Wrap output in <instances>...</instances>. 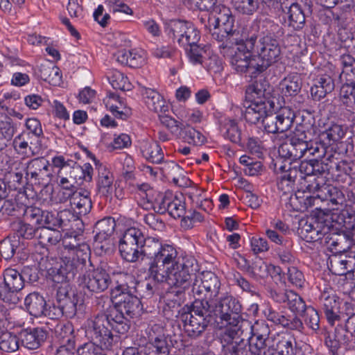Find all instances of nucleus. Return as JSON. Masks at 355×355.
Returning a JSON list of instances; mask_svg holds the SVG:
<instances>
[{
    "label": "nucleus",
    "instance_id": "f257e3e1",
    "mask_svg": "<svg viewBox=\"0 0 355 355\" xmlns=\"http://www.w3.org/2000/svg\"><path fill=\"white\" fill-rule=\"evenodd\" d=\"M245 40V48L256 54L261 64L256 66L258 72H263L281 58L279 38L284 35V29L274 21L255 19L243 25L239 31Z\"/></svg>",
    "mask_w": 355,
    "mask_h": 355
},
{
    "label": "nucleus",
    "instance_id": "f03ea898",
    "mask_svg": "<svg viewBox=\"0 0 355 355\" xmlns=\"http://www.w3.org/2000/svg\"><path fill=\"white\" fill-rule=\"evenodd\" d=\"M278 153L279 157L270 167H273L275 173L277 175V187L284 193L293 191L298 176L313 175L320 177L325 174L328 170L327 165L316 159H306L299 163V155L295 150L291 139L279 146Z\"/></svg>",
    "mask_w": 355,
    "mask_h": 355
},
{
    "label": "nucleus",
    "instance_id": "7ed1b4c3",
    "mask_svg": "<svg viewBox=\"0 0 355 355\" xmlns=\"http://www.w3.org/2000/svg\"><path fill=\"white\" fill-rule=\"evenodd\" d=\"M201 280L197 277L192 285V293L196 298L191 304L189 313L182 315L184 331L188 337L197 339L206 331L211 321V306L208 298L200 299L205 291Z\"/></svg>",
    "mask_w": 355,
    "mask_h": 355
},
{
    "label": "nucleus",
    "instance_id": "20e7f679",
    "mask_svg": "<svg viewBox=\"0 0 355 355\" xmlns=\"http://www.w3.org/2000/svg\"><path fill=\"white\" fill-rule=\"evenodd\" d=\"M217 16L209 17L208 24L212 38L220 43L219 48L223 49L231 48L241 37L239 31L234 29V16L230 9L225 6L218 8Z\"/></svg>",
    "mask_w": 355,
    "mask_h": 355
},
{
    "label": "nucleus",
    "instance_id": "39448f33",
    "mask_svg": "<svg viewBox=\"0 0 355 355\" xmlns=\"http://www.w3.org/2000/svg\"><path fill=\"white\" fill-rule=\"evenodd\" d=\"M64 249L62 270L75 275L86 263L89 252V245L76 232L66 233L62 237Z\"/></svg>",
    "mask_w": 355,
    "mask_h": 355
},
{
    "label": "nucleus",
    "instance_id": "423d86ee",
    "mask_svg": "<svg viewBox=\"0 0 355 355\" xmlns=\"http://www.w3.org/2000/svg\"><path fill=\"white\" fill-rule=\"evenodd\" d=\"M137 281L132 275H127L125 283L118 284L111 291V299L114 306L123 315L130 318L139 315L142 305L136 292Z\"/></svg>",
    "mask_w": 355,
    "mask_h": 355
},
{
    "label": "nucleus",
    "instance_id": "0eeeda50",
    "mask_svg": "<svg viewBox=\"0 0 355 355\" xmlns=\"http://www.w3.org/2000/svg\"><path fill=\"white\" fill-rule=\"evenodd\" d=\"M194 261L193 258L184 256L180 259L178 263L171 265L163 274L158 275L153 279L158 282L166 284L171 287L179 288L178 293L182 292L189 285Z\"/></svg>",
    "mask_w": 355,
    "mask_h": 355
},
{
    "label": "nucleus",
    "instance_id": "6e6552de",
    "mask_svg": "<svg viewBox=\"0 0 355 355\" xmlns=\"http://www.w3.org/2000/svg\"><path fill=\"white\" fill-rule=\"evenodd\" d=\"M164 28L166 34L183 48L198 44L200 40V31L189 21L167 20L164 22Z\"/></svg>",
    "mask_w": 355,
    "mask_h": 355
},
{
    "label": "nucleus",
    "instance_id": "1a4fd4ad",
    "mask_svg": "<svg viewBox=\"0 0 355 355\" xmlns=\"http://www.w3.org/2000/svg\"><path fill=\"white\" fill-rule=\"evenodd\" d=\"M242 311L241 302L233 295H226L215 306L216 322L221 326L239 324L243 321Z\"/></svg>",
    "mask_w": 355,
    "mask_h": 355
},
{
    "label": "nucleus",
    "instance_id": "9d476101",
    "mask_svg": "<svg viewBox=\"0 0 355 355\" xmlns=\"http://www.w3.org/2000/svg\"><path fill=\"white\" fill-rule=\"evenodd\" d=\"M142 233L136 227H130L123 233L119 241V250L123 259L129 263L140 260Z\"/></svg>",
    "mask_w": 355,
    "mask_h": 355
},
{
    "label": "nucleus",
    "instance_id": "9b49d317",
    "mask_svg": "<svg viewBox=\"0 0 355 355\" xmlns=\"http://www.w3.org/2000/svg\"><path fill=\"white\" fill-rule=\"evenodd\" d=\"M86 335L92 342L104 350H111L117 342V336L112 334L104 320L98 315L87 321Z\"/></svg>",
    "mask_w": 355,
    "mask_h": 355
},
{
    "label": "nucleus",
    "instance_id": "f8f14e48",
    "mask_svg": "<svg viewBox=\"0 0 355 355\" xmlns=\"http://www.w3.org/2000/svg\"><path fill=\"white\" fill-rule=\"evenodd\" d=\"M225 327V329L219 336L223 355H246V342L245 339L239 338L242 331L239 324Z\"/></svg>",
    "mask_w": 355,
    "mask_h": 355
},
{
    "label": "nucleus",
    "instance_id": "ddd939ff",
    "mask_svg": "<svg viewBox=\"0 0 355 355\" xmlns=\"http://www.w3.org/2000/svg\"><path fill=\"white\" fill-rule=\"evenodd\" d=\"M183 257L178 256V252L173 245L164 243L153 261L149 263L150 278L163 274L171 265L178 263Z\"/></svg>",
    "mask_w": 355,
    "mask_h": 355
},
{
    "label": "nucleus",
    "instance_id": "4468645a",
    "mask_svg": "<svg viewBox=\"0 0 355 355\" xmlns=\"http://www.w3.org/2000/svg\"><path fill=\"white\" fill-rule=\"evenodd\" d=\"M234 44L237 45V48L231 55L230 60L232 69L239 73H245L248 71H250L252 74L259 73L256 67L259 63H255V60L252 58L253 53L248 51L244 47L245 40L241 36Z\"/></svg>",
    "mask_w": 355,
    "mask_h": 355
},
{
    "label": "nucleus",
    "instance_id": "2eb2a0df",
    "mask_svg": "<svg viewBox=\"0 0 355 355\" xmlns=\"http://www.w3.org/2000/svg\"><path fill=\"white\" fill-rule=\"evenodd\" d=\"M17 164L26 168V180L31 184H46L51 175L49 161L44 157L34 158L26 163L17 162Z\"/></svg>",
    "mask_w": 355,
    "mask_h": 355
},
{
    "label": "nucleus",
    "instance_id": "dca6fc26",
    "mask_svg": "<svg viewBox=\"0 0 355 355\" xmlns=\"http://www.w3.org/2000/svg\"><path fill=\"white\" fill-rule=\"evenodd\" d=\"M294 118V113L290 109L283 108L277 114L268 112L261 122L265 131L276 134L289 130L293 125Z\"/></svg>",
    "mask_w": 355,
    "mask_h": 355
},
{
    "label": "nucleus",
    "instance_id": "f3484780",
    "mask_svg": "<svg viewBox=\"0 0 355 355\" xmlns=\"http://www.w3.org/2000/svg\"><path fill=\"white\" fill-rule=\"evenodd\" d=\"M324 214L319 213L318 216L312 215L302 224L301 233L307 240L316 241L322 240L330 231V225L324 218Z\"/></svg>",
    "mask_w": 355,
    "mask_h": 355
},
{
    "label": "nucleus",
    "instance_id": "a211bd4d",
    "mask_svg": "<svg viewBox=\"0 0 355 355\" xmlns=\"http://www.w3.org/2000/svg\"><path fill=\"white\" fill-rule=\"evenodd\" d=\"M3 289L6 295L3 297V302L9 304H16L19 301L17 293L21 290L24 284V277L14 268H7L3 272Z\"/></svg>",
    "mask_w": 355,
    "mask_h": 355
},
{
    "label": "nucleus",
    "instance_id": "6ab92c4d",
    "mask_svg": "<svg viewBox=\"0 0 355 355\" xmlns=\"http://www.w3.org/2000/svg\"><path fill=\"white\" fill-rule=\"evenodd\" d=\"M116 226L115 220L112 217L104 218L98 220L94 227V246L101 253L107 252L111 245V236Z\"/></svg>",
    "mask_w": 355,
    "mask_h": 355
},
{
    "label": "nucleus",
    "instance_id": "aec40b11",
    "mask_svg": "<svg viewBox=\"0 0 355 355\" xmlns=\"http://www.w3.org/2000/svg\"><path fill=\"white\" fill-rule=\"evenodd\" d=\"M81 284L91 293H101L110 285L112 280L110 275L103 269H94L84 274L81 278Z\"/></svg>",
    "mask_w": 355,
    "mask_h": 355
},
{
    "label": "nucleus",
    "instance_id": "412c9836",
    "mask_svg": "<svg viewBox=\"0 0 355 355\" xmlns=\"http://www.w3.org/2000/svg\"><path fill=\"white\" fill-rule=\"evenodd\" d=\"M263 313L268 321L276 325L300 333L304 331V323L297 315L286 316L282 312L277 311L271 306H266Z\"/></svg>",
    "mask_w": 355,
    "mask_h": 355
},
{
    "label": "nucleus",
    "instance_id": "4be33fe9",
    "mask_svg": "<svg viewBox=\"0 0 355 355\" xmlns=\"http://www.w3.org/2000/svg\"><path fill=\"white\" fill-rule=\"evenodd\" d=\"M280 8L287 19L288 26L295 31L302 30L305 25V14L300 4L288 1L280 3Z\"/></svg>",
    "mask_w": 355,
    "mask_h": 355
},
{
    "label": "nucleus",
    "instance_id": "5701e85b",
    "mask_svg": "<svg viewBox=\"0 0 355 355\" xmlns=\"http://www.w3.org/2000/svg\"><path fill=\"white\" fill-rule=\"evenodd\" d=\"M354 335L343 325H338L332 335L329 334L324 338L325 345L333 352L339 348L344 347L347 349L354 347L352 343Z\"/></svg>",
    "mask_w": 355,
    "mask_h": 355
},
{
    "label": "nucleus",
    "instance_id": "b1692460",
    "mask_svg": "<svg viewBox=\"0 0 355 355\" xmlns=\"http://www.w3.org/2000/svg\"><path fill=\"white\" fill-rule=\"evenodd\" d=\"M97 315L99 318L104 320L105 324L112 331L113 330L120 334H124L130 329V320L115 306L110 308L105 313L98 314Z\"/></svg>",
    "mask_w": 355,
    "mask_h": 355
},
{
    "label": "nucleus",
    "instance_id": "393cba45",
    "mask_svg": "<svg viewBox=\"0 0 355 355\" xmlns=\"http://www.w3.org/2000/svg\"><path fill=\"white\" fill-rule=\"evenodd\" d=\"M97 315L99 318L104 320L105 324L112 331L113 330L120 334H124L130 329V320L115 306L110 308L105 313L98 314Z\"/></svg>",
    "mask_w": 355,
    "mask_h": 355
},
{
    "label": "nucleus",
    "instance_id": "a878e982",
    "mask_svg": "<svg viewBox=\"0 0 355 355\" xmlns=\"http://www.w3.org/2000/svg\"><path fill=\"white\" fill-rule=\"evenodd\" d=\"M327 167L328 170L323 177L324 180L328 178L327 177L328 174L331 175V178L334 181L338 183H345L349 178L355 180V162H354L342 160L336 164L334 166H331L329 168L327 166Z\"/></svg>",
    "mask_w": 355,
    "mask_h": 355
},
{
    "label": "nucleus",
    "instance_id": "bb28decb",
    "mask_svg": "<svg viewBox=\"0 0 355 355\" xmlns=\"http://www.w3.org/2000/svg\"><path fill=\"white\" fill-rule=\"evenodd\" d=\"M244 118L247 122L256 124L266 116L268 112L273 107L272 101L246 102Z\"/></svg>",
    "mask_w": 355,
    "mask_h": 355
},
{
    "label": "nucleus",
    "instance_id": "cd10ccee",
    "mask_svg": "<svg viewBox=\"0 0 355 355\" xmlns=\"http://www.w3.org/2000/svg\"><path fill=\"white\" fill-rule=\"evenodd\" d=\"M324 175L320 177L315 175L320 182L318 197L320 198L321 202L329 201L332 205H344L345 197L343 192L336 187L326 184L323 178Z\"/></svg>",
    "mask_w": 355,
    "mask_h": 355
},
{
    "label": "nucleus",
    "instance_id": "c85d7f7f",
    "mask_svg": "<svg viewBox=\"0 0 355 355\" xmlns=\"http://www.w3.org/2000/svg\"><path fill=\"white\" fill-rule=\"evenodd\" d=\"M334 87V81L330 73H320L313 80L311 94L314 100L320 101L331 93Z\"/></svg>",
    "mask_w": 355,
    "mask_h": 355
},
{
    "label": "nucleus",
    "instance_id": "c756f323",
    "mask_svg": "<svg viewBox=\"0 0 355 355\" xmlns=\"http://www.w3.org/2000/svg\"><path fill=\"white\" fill-rule=\"evenodd\" d=\"M141 93L149 110L157 114H164L168 110L165 99L155 89L142 86Z\"/></svg>",
    "mask_w": 355,
    "mask_h": 355
},
{
    "label": "nucleus",
    "instance_id": "7c9ffc66",
    "mask_svg": "<svg viewBox=\"0 0 355 355\" xmlns=\"http://www.w3.org/2000/svg\"><path fill=\"white\" fill-rule=\"evenodd\" d=\"M300 178L304 181L302 187H304L308 193H312V195H304L303 196L304 202L301 208L307 209L309 207L316 205L318 204L316 202L320 201V198L318 197L320 182L318 178L315 177L313 175H310V176L303 175L300 176Z\"/></svg>",
    "mask_w": 355,
    "mask_h": 355
},
{
    "label": "nucleus",
    "instance_id": "2f4dec72",
    "mask_svg": "<svg viewBox=\"0 0 355 355\" xmlns=\"http://www.w3.org/2000/svg\"><path fill=\"white\" fill-rule=\"evenodd\" d=\"M38 141L21 132L12 140V146L15 152L23 158L35 155V146Z\"/></svg>",
    "mask_w": 355,
    "mask_h": 355
},
{
    "label": "nucleus",
    "instance_id": "473e14b6",
    "mask_svg": "<svg viewBox=\"0 0 355 355\" xmlns=\"http://www.w3.org/2000/svg\"><path fill=\"white\" fill-rule=\"evenodd\" d=\"M114 58L119 64L133 68L139 67L145 63V53L141 49H122L114 55Z\"/></svg>",
    "mask_w": 355,
    "mask_h": 355
},
{
    "label": "nucleus",
    "instance_id": "72a5a7b5",
    "mask_svg": "<svg viewBox=\"0 0 355 355\" xmlns=\"http://www.w3.org/2000/svg\"><path fill=\"white\" fill-rule=\"evenodd\" d=\"M106 108L116 119L126 120L132 114L120 96L115 93H110L103 100Z\"/></svg>",
    "mask_w": 355,
    "mask_h": 355
},
{
    "label": "nucleus",
    "instance_id": "f704fd0d",
    "mask_svg": "<svg viewBox=\"0 0 355 355\" xmlns=\"http://www.w3.org/2000/svg\"><path fill=\"white\" fill-rule=\"evenodd\" d=\"M58 185L60 188L57 198L60 203H64L69 200L76 193L79 189L73 174H70L69 178L64 177L63 174L58 173Z\"/></svg>",
    "mask_w": 355,
    "mask_h": 355
},
{
    "label": "nucleus",
    "instance_id": "c9c22d12",
    "mask_svg": "<svg viewBox=\"0 0 355 355\" xmlns=\"http://www.w3.org/2000/svg\"><path fill=\"white\" fill-rule=\"evenodd\" d=\"M268 83L263 79L257 80L249 84L245 88V98L246 102L270 101L268 97L269 92L266 87Z\"/></svg>",
    "mask_w": 355,
    "mask_h": 355
},
{
    "label": "nucleus",
    "instance_id": "e433bc0d",
    "mask_svg": "<svg viewBox=\"0 0 355 355\" xmlns=\"http://www.w3.org/2000/svg\"><path fill=\"white\" fill-rule=\"evenodd\" d=\"M74 275H72L69 274V271H65L61 268L58 272V274L53 276V281L58 284L60 283L57 287L55 296L56 302L68 298V297L76 295L69 284V280L73 278Z\"/></svg>",
    "mask_w": 355,
    "mask_h": 355
},
{
    "label": "nucleus",
    "instance_id": "4c0bfd02",
    "mask_svg": "<svg viewBox=\"0 0 355 355\" xmlns=\"http://www.w3.org/2000/svg\"><path fill=\"white\" fill-rule=\"evenodd\" d=\"M46 331L42 328L37 327L21 331L20 338L23 346L28 349H36L46 338Z\"/></svg>",
    "mask_w": 355,
    "mask_h": 355
},
{
    "label": "nucleus",
    "instance_id": "58836bf2",
    "mask_svg": "<svg viewBox=\"0 0 355 355\" xmlns=\"http://www.w3.org/2000/svg\"><path fill=\"white\" fill-rule=\"evenodd\" d=\"M320 302L328 322L334 325V322L340 318L338 315L339 302L337 301L336 296L324 292L320 297Z\"/></svg>",
    "mask_w": 355,
    "mask_h": 355
},
{
    "label": "nucleus",
    "instance_id": "ea45409f",
    "mask_svg": "<svg viewBox=\"0 0 355 355\" xmlns=\"http://www.w3.org/2000/svg\"><path fill=\"white\" fill-rule=\"evenodd\" d=\"M245 342L246 355H265V349L270 345V336L250 333Z\"/></svg>",
    "mask_w": 355,
    "mask_h": 355
},
{
    "label": "nucleus",
    "instance_id": "a19ab883",
    "mask_svg": "<svg viewBox=\"0 0 355 355\" xmlns=\"http://www.w3.org/2000/svg\"><path fill=\"white\" fill-rule=\"evenodd\" d=\"M69 202L72 209L80 215H86L92 207L90 192L85 189H79Z\"/></svg>",
    "mask_w": 355,
    "mask_h": 355
},
{
    "label": "nucleus",
    "instance_id": "79ce46f5",
    "mask_svg": "<svg viewBox=\"0 0 355 355\" xmlns=\"http://www.w3.org/2000/svg\"><path fill=\"white\" fill-rule=\"evenodd\" d=\"M205 291V297L212 299L216 297L219 294L220 282L218 277L211 272H202L198 276Z\"/></svg>",
    "mask_w": 355,
    "mask_h": 355
},
{
    "label": "nucleus",
    "instance_id": "37998d69",
    "mask_svg": "<svg viewBox=\"0 0 355 355\" xmlns=\"http://www.w3.org/2000/svg\"><path fill=\"white\" fill-rule=\"evenodd\" d=\"M142 156L148 162L159 164L164 159V153L159 144L156 141H143L140 144Z\"/></svg>",
    "mask_w": 355,
    "mask_h": 355
},
{
    "label": "nucleus",
    "instance_id": "c03bdc74",
    "mask_svg": "<svg viewBox=\"0 0 355 355\" xmlns=\"http://www.w3.org/2000/svg\"><path fill=\"white\" fill-rule=\"evenodd\" d=\"M98 180L97 187L98 192L103 196L112 195L113 192V174L103 165L97 167Z\"/></svg>",
    "mask_w": 355,
    "mask_h": 355
},
{
    "label": "nucleus",
    "instance_id": "a18cd8bd",
    "mask_svg": "<svg viewBox=\"0 0 355 355\" xmlns=\"http://www.w3.org/2000/svg\"><path fill=\"white\" fill-rule=\"evenodd\" d=\"M279 86L283 96H295L301 90L302 80L299 74L290 73L281 80Z\"/></svg>",
    "mask_w": 355,
    "mask_h": 355
},
{
    "label": "nucleus",
    "instance_id": "49530a36",
    "mask_svg": "<svg viewBox=\"0 0 355 355\" xmlns=\"http://www.w3.org/2000/svg\"><path fill=\"white\" fill-rule=\"evenodd\" d=\"M220 132L222 136L233 143H239L241 139V132L236 122L229 118L220 121Z\"/></svg>",
    "mask_w": 355,
    "mask_h": 355
},
{
    "label": "nucleus",
    "instance_id": "de8ad7c7",
    "mask_svg": "<svg viewBox=\"0 0 355 355\" xmlns=\"http://www.w3.org/2000/svg\"><path fill=\"white\" fill-rule=\"evenodd\" d=\"M46 305L44 297L36 292L28 294L24 299L26 309L34 317L43 315Z\"/></svg>",
    "mask_w": 355,
    "mask_h": 355
},
{
    "label": "nucleus",
    "instance_id": "09e8293b",
    "mask_svg": "<svg viewBox=\"0 0 355 355\" xmlns=\"http://www.w3.org/2000/svg\"><path fill=\"white\" fill-rule=\"evenodd\" d=\"M163 244L159 239L151 236L146 237L142 233L140 260H143L144 257H147L150 259V261H153Z\"/></svg>",
    "mask_w": 355,
    "mask_h": 355
},
{
    "label": "nucleus",
    "instance_id": "8fccbe9b",
    "mask_svg": "<svg viewBox=\"0 0 355 355\" xmlns=\"http://www.w3.org/2000/svg\"><path fill=\"white\" fill-rule=\"evenodd\" d=\"M38 71L40 78L52 85H59L62 82L61 71L53 64H41Z\"/></svg>",
    "mask_w": 355,
    "mask_h": 355
},
{
    "label": "nucleus",
    "instance_id": "3c124183",
    "mask_svg": "<svg viewBox=\"0 0 355 355\" xmlns=\"http://www.w3.org/2000/svg\"><path fill=\"white\" fill-rule=\"evenodd\" d=\"M43 247L56 245L62 239L61 232L53 227H38L37 238Z\"/></svg>",
    "mask_w": 355,
    "mask_h": 355
},
{
    "label": "nucleus",
    "instance_id": "603ef678",
    "mask_svg": "<svg viewBox=\"0 0 355 355\" xmlns=\"http://www.w3.org/2000/svg\"><path fill=\"white\" fill-rule=\"evenodd\" d=\"M275 344L272 347L279 355H295L296 341L294 338L288 335H277L273 338Z\"/></svg>",
    "mask_w": 355,
    "mask_h": 355
},
{
    "label": "nucleus",
    "instance_id": "864d4df0",
    "mask_svg": "<svg viewBox=\"0 0 355 355\" xmlns=\"http://www.w3.org/2000/svg\"><path fill=\"white\" fill-rule=\"evenodd\" d=\"M180 136L184 141L193 146H202L206 141V137L198 130L189 124H181Z\"/></svg>",
    "mask_w": 355,
    "mask_h": 355
},
{
    "label": "nucleus",
    "instance_id": "5fc2aeb1",
    "mask_svg": "<svg viewBox=\"0 0 355 355\" xmlns=\"http://www.w3.org/2000/svg\"><path fill=\"white\" fill-rule=\"evenodd\" d=\"M344 83L340 90V99L349 110H355V82Z\"/></svg>",
    "mask_w": 355,
    "mask_h": 355
},
{
    "label": "nucleus",
    "instance_id": "6e6d98bb",
    "mask_svg": "<svg viewBox=\"0 0 355 355\" xmlns=\"http://www.w3.org/2000/svg\"><path fill=\"white\" fill-rule=\"evenodd\" d=\"M262 0H232L233 8L240 14L251 16L260 8Z\"/></svg>",
    "mask_w": 355,
    "mask_h": 355
},
{
    "label": "nucleus",
    "instance_id": "4d7b16f0",
    "mask_svg": "<svg viewBox=\"0 0 355 355\" xmlns=\"http://www.w3.org/2000/svg\"><path fill=\"white\" fill-rule=\"evenodd\" d=\"M55 333L60 340L61 346L75 348V336H73V326L70 323L58 325Z\"/></svg>",
    "mask_w": 355,
    "mask_h": 355
},
{
    "label": "nucleus",
    "instance_id": "13d9d810",
    "mask_svg": "<svg viewBox=\"0 0 355 355\" xmlns=\"http://www.w3.org/2000/svg\"><path fill=\"white\" fill-rule=\"evenodd\" d=\"M16 126L12 119L8 118L0 121V151L6 148L16 132Z\"/></svg>",
    "mask_w": 355,
    "mask_h": 355
},
{
    "label": "nucleus",
    "instance_id": "bf43d9fd",
    "mask_svg": "<svg viewBox=\"0 0 355 355\" xmlns=\"http://www.w3.org/2000/svg\"><path fill=\"white\" fill-rule=\"evenodd\" d=\"M107 78L114 89L130 91L132 88V85L128 77L118 70L111 71L107 76Z\"/></svg>",
    "mask_w": 355,
    "mask_h": 355
},
{
    "label": "nucleus",
    "instance_id": "052dcab7",
    "mask_svg": "<svg viewBox=\"0 0 355 355\" xmlns=\"http://www.w3.org/2000/svg\"><path fill=\"white\" fill-rule=\"evenodd\" d=\"M241 259L242 261L244 262L242 267L249 270L252 277L257 279L267 277L268 263L264 262L262 259H259L256 260L250 267L245 257H241Z\"/></svg>",
    "mask_w": 355,
    "mask_h": 355
},
{
    "label": "nucleus",
    "instance_id": "680f3d73",
    "mask_svg": "<svg viewBox=\"0 0 355 355\" xmlns=\"http://www.w3.org/2000/svg\"><path fill=\"white\" fill-rule=\"evenodd\" d=\"M169 171L168 175L172 176V182L180 187H187L190 184L189 179L185 175H182V168L174 162H168L166 166Z\"/></svg>",
    "mask_w": 355,
    "mask_h": 355
},
{
    "label": "nucleus",
    "instance_id": "e2e57ef3",
    "mask_svg": "<svg viewBox=\"0 0 355 355\" xmlns=\"http://www.w3.org/2000/svg\"><path fill=\"white\" fill-rule=\"evenodd\" d=\"M18 337L9 331H4L0 334V349L4 352L11 353L19 349Z\"/></svg>",
    "mask_w": 355,
    "mask_h": 355
},
{
    "label": "nucleus",
    "instance_id": "0e129e2a",
    "mask_svg": "<svg viewBox=\"0 0 355 355\" xmlns=\"http://www.w3.org/2000/svg\"><path fill=\"white\" fill-rule=\"evenodd\" d=\"M347 130L346 125L333 123L322 133V136L328 139L329 144H331L341 140L346 135Z\"/></svg>",
    "mask_w": 355,
    "mask_h": 355
},
{
    "label": "nucleus",
    "instance_id": "69168bd1",
    "mask_svg": "<svg viewBox=\"0 0 355 355\" xmlns=\"http://www.w3.org/2000/svg\"><path fill=\"white\" fill-rule=\"evenodd\" d=\"M21 162V161H14L9 172L10 180L15 183V187H24L25 184L30 183L26 180V168H20L17 163Z\"/></svg>",
    "mask_w": 355,
    "mask_h": 355
},
{
    "label": "nucleus",
    "instance_id": "338daca9",
    "mask_svg": "<svg viewBox=\"0 0 355 355\" xmlns=\"http://www.w3.org/2000/svg\"><path fill=\"white\" fill-rule=\"evenodd\" d=\"M302 313L305 325L316 333L320 329V317L316 309L308 306Z\"/></svg>",
    "mask_w": 355,
    "mask_h": 355
},
{
    "label": "nucleus",
    "instance_id": "774afa93",
    "mask_svg": "<svg viewBox=\"0 0 355 355\" xmlns=\"http://www.w3.org/2000/svg\"><path fill=\"white\" fill-rule=\"evenodd\" d=\"M286 303L291 312L301 313L308 306L304 300L295 292L288 290Z\"/></svg>",
    "mask_w": 355,
    "mask_h": 355
}]
</instances>
